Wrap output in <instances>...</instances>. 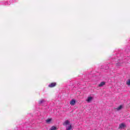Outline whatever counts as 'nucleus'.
I'll list each match as a JSON object with an SVG mask.
<instances>
[{
	"instance_id": "1",
	"label": "nucleus",
	"mask_w": 130,
	"mask_h": 130,
	"mask_svg": "<svg viewBox=\"0 0 130 130\" xmlns=\"http://www.w3.org/2000/svg\"><path fill=\"white\" fill-rule=\"evenodd\" d=\"M63 125H64L66 127V130H73V126L72 124L70 123L69 120H66L63 123Z\"/></svg>"
},
{
	"instance_id": "2",
	"label": "nucleus",
	"mask_w": 130,
	"mask_h": 130,
	"mask_svg": "<svg viewBox=\"0 0 130 130\" xmlns=\"http://www.w3.org/2000/svg\"><path fill=\"white\" fill-rule=\"evenodd\" d=\"M124 127H125V124H124V123H121L119 124V128H120V129H122V128H124Z\"/></svg>"
},
{
	"instance_id": "3",
	"label": "nucleus",
	"mask_w": 130,
	"mask_h": 130,
	"mask_svg": "<svg viewBox=\"0 0 130 130\" xmlns=\"http://www.w3.org/2000/svg\"><path fill=\"white\" fill-rule=\"evenodd\" d=\"M56 85V83L54 82V83H52L50 84L49 85V87L50 88H52L53 87H55V86Z\"/></svg>"
},
{
	"instance_id": "4",
	"label": "nucleus",
	"mask_w": 130,
	"mask_h": 130,
	"mask_svg": "<svg viewBox=\"0 0 130 130\" xmlns=\"http://www.w3.org/2000/svg\"><path fill=\"white\" fill-rule=\"evenodd\" d=\"M92 100H93V97H92V96H88L87 98V99L86 100V101L87 102H91V101H92Z\"/></svg>"
},
{
	"instance_id": "5",
	"label": "nucleus",
	"mask_w": 130,
	"mask_h": 130,
	"mask_svg": "<svg viewBox=\"0 0 130 130\" xmlns=\"http://www.w3.org/2000/svg\"><path fill=\"white\" fill-rule=\"evenodd\" d=\"M11 3H15V0H11L9 3L6 2L5 3V6H7V5H11Z\"/></svg>"
},
{
	"instance_id": "6",
	"label": "nucleus",
	"mask_w": 130,
	"mask_h": 130,
	"mask_svg": "<svg viewBox=\"0 0 130 130\" xmlns=\"http://www.w3.org/2000/svg\"><path fill=\"white\" fill-rule=\"evenodd\" d=\"M51 120H52V118H48L46 120V123H50L51 122Z\"/></svg>"
},
{
	"instance_id": "7",
	"label": "nucleus",
	"mask_w": 130,
	"mask_h": 130,
	"mask_svg": "<svg viewBox=\"0 0 130 130\" xmlns=\"http://www.w3.org/2000/svg\"><path fill=\"white\" fill-rule=\"evenodd\" d=\"M74 104H76V101L75 100H71L70 102V105H74Z\"/></svg>"
},
{
	"instance_id": "8",
	"label": "nucleus",
	"mask_w": 130,
	"mask_h": 130,
	"mask_svg": "<svg viewBox=\"0 0 130 130\" xmlns=\"http://www.w3.org/2000/svg\"><path fill=\"white\" fill-rule=\"evenodd\" d=\"M104 85H105V82L103 81L99 85V87H103Z\"/></svg>"
},
{
	"instance_id": "9",
	"label": "nucleus",
	"mask_w": 130,
	"mask_h": 130,
	"mask_svg": "<svg viewBox=\"0 0 130 130\" xmlns=\"http://www.w3.org/2000/svg\"><path fill=\"white\" fill-rule=\"evenodd\" d=\"M122 108V106H120L118 108H116L115 109V110H116L117 111H119V110H120Z\"/></svg>"
},
{
	"instance_id": "10",
	"label": "nucleus",
	"mask_w": 130,
	"mask_h": 130,
	"mask_svg": "<svg viewBox=\"0 0 130 130\" xmlns=\"http://www.w3.org/2000/svg\"><path fill=\"white\" fill-rule=\"evenodd\" d=\"M126 85H127V86H130V79L126 81Z\"/></svg>"
},
{
	"instance_id": "11",
	"label": "nucleus",
	"mask_w": 130,
	"mask_h": 130,
	"mask_svg": "<svg viewBox=\"0 0 130 130\" xmlns=\"http://www.w3.org/2000/svg\"><path fill=\"white\" fill-rule=\"evenodd\" d=\"M56 127L53 126L51 128V130H56Z\"/></svg>"
},
{
	"instance_id": "12",
	"label": "nucleus",
	"mask_w": 130,
	"mask_h": 130,
	"mask_svg": "<svg viewBox=\"0 0 130 130\" xmlns=\"http://www.w3.org/2000/svg\"><path fill=\"white\" fill-rule=\"evenodd\" d=\"M43 102H44V100H41L39 102V104H42V103H43Z\"/></svg>"
},
{
	"instance_id": "13",
	"label": "nucleus",
	"mask_w": 130,
	"mask_h": 130,
	"mask_svg": "<svg viewBox=\"0 0 130 130\" xmlns=\"http://www.w3.org/2000/svg\"><path fill=\"white\" fill-rule=\"evenodd\" d=\"M117 66H120V63H117Z\"/></svg>"
}]
</instances>
